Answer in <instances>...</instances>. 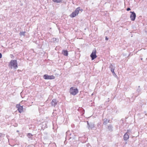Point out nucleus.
<instances>
[{"label":"nucleus","mask_w":147,"mask_h":147,"mask_svg":"<svg viewBox=\"0 0 147 147\" xmlns=\"http://www.w3.org/2000/svg\"><path fill=\"white\" fill-rule=\"evenodd\" d=\"M105 121L107 122H109V121L107 120V119H106V121Z\"/></svg>","instance_id":"nucleus-20"},{"label":"nucleus","mask_w":147,"mask_h":147,"mask_svg":"<svg viewBox=\"0 0 147 147\" xmlns=\"http://www.w3.org/2000/svg\"><path fill=\"white\" fill-rule=\"evenodd\" d=\"M131 10V9L130 8H128L127 9V11H129Z\"/></svg>","instance_id":"nucleus-17"},{"label":"nucleus","mask_w":147,"mask_h":147,"mask_svg":"<svg viewBox=\"0 0 147 147\" xmlns=\"http://www.w3.org/2000/svg\"><path fill=\"white\" fill-rule=\"evenodd\" d=\"M2 57V54L0 53V58H1Z\"/></svg>","instance_id":"nucleus-18"},{"label":"nucleus","mask_w":147,"mask_h":147,"mask_svg":"<svg viewBox=\"0 0 147 147\" xmlns=\"http://www.w3.org/2000/svg\"><path fill=\"white\" fill-rule=\"evenodd\" d=\"M62 1V0H53V2L58 3Z\"/></svg>","instance_id":"nucleus-12"},{"label":"nucleus","mask_w":147,"mask_h":147,"mask_svg":"<svg viewBox=\"0 0 147 147\" xmlns=\"http://www.w3.org/2000/svg\"><path fill=\"white\" fill-rule=\"evenodd\" d=\"M94 127V126L93 125H92L91 127L90 126H89V129L90 128L91 129H92V128Z\"/></svg>","instance_id":"nucleus-16"},{"label":"nucleus","mask_w":147,"mask_h":147,"mask_svg":"<svg viewBox=\"0 0 147 147\" xmlns=\"http://www.w3.org/2000/svg\"><path fill=\"white\" fill-rule=\"evenodd\" d=\"M57 102L55 99H53L51 102V105L52 106L55 107L57 104Z\"/></svg>","instance_id":"nucleus-9"},{"label":"nucleus","mask_w":147,"mask_h":147,"mask_svg":"<svg viewBox=\"0 0 147 147\" xmlns=\"http://www.w3.org/2000/svg\"><path fill=\"white\" fill-rule=\"evenodd\" d=\"M111 71L113 73V75H116L114 71V69H111Z\"/></svg>","instance_id":"nucleus-13"},{"label":"nucleus","mask_w":147,"mask_h":147,"mask_svg":"<svg viewBox=\"0 0 147 147\" xmlns=\"http://www.w3.org/2000/svg\"><path fill=\"white\" fill-rule=\"evenodd\" d=\"M78 92V89L74 87L71 88L69 90V92L70 94L74 96L76 95Z\"/></svg>","instance_id":"nucleus-3"},{"label":"nucleus","mask_w":147,"mask_h":147,"mask_svg":"<svg viewBox=\"0 0 147 147\" xmlns=\"http://www.w3.org/2000/svg\"><path fill=\"white\" fill-rule=\"evenodd\" d=\"M9 66L11 69H16L18 68L17 61L16 60H11L9 63Z\"/></svg>","instance_id":"nucleus-1"},{"label":"nucleus","mask_w":147,"mask_h":147,"mask_svg":"<svg viewBox=\"0 0 147 147\" xmlns=\"http://www.w3.org/2000/svg\"><path fill=\"white\" fill-rule=\"evenodd\" d=\"M43 78L45 80H52L55 78V77L53 76H49L47 74H45L43 76Z\"/></svg>","instance_id":"nucleus-5"},{"label":"nucleus","mask_w":147,"mask_h":147,"mask_svg":"<svg viewBox=\"0 0 147 147\" xmlns=\"http://www.w3.org/2000/svg\"><path fill=\"white\" fill-rule=\"evenodd\" d=\"M25 32H21L20 33V35L21 36H24L25 33Z\"/></svg>","instance_id":"nucleus-11"},{"label":"nucleus","mask_w":147,"mask_h":147,"mask_svg":"<svg viewBox=\"0 0 147 147\" xmlns=\"http://www.w3.org/2000/svg\"><path fill=\"white\" fill-rule=\"evenodd\" d=\"M62 54L64 55L67 56L68 55L67 51L66 50H63L62 52Z\"/></svg>","instance_id":"nucleus-10"},{"label":"nucleus","mask_w":147,"mask_h":147,"mask_svg":"<svg viewBox=\"0 0 147 147\" xmlns=\"http://www.w3.org/2000/svg\"><path fill=\"white\" fill-rule=\"evenodd\" d=\"M5 136V134L2 133H0V138L3 137Z\"/></svg>","instance_id":"nucleus-14"},{"label":"nucleus","mask_w":147,"mask_h":147,"mask_svg":"<svg viewBox=\"0 0 147 147\" xmlns=\"http://www.w3.org/2000/svg\"><path fill=\"white\" fill-rule=\"evenodd\" d=\"M17 132H19V131H18V130H17Z\"/></svg>","instance_id":"nucleus-21"},{"label":"nucleus","mask_w":147,"mask_h":147,"mask_svg":"<svg viewBox=\"0 0 147 147\" xmlns=\"http://www.w3.org/2000/svg\"><path fill=\"white\" fill-rule=\"evenodd\" d=\"M80 11L82 12L83 11V9H80V7H78L70 15V17L71 18L75 17L78 15Z\"/></svg>","instance_id":"nucleus-2"},{"label":"nucleus","mask_w":147,"mask_h":147,"mask_svg":"<svg viewBox=\"0 0 147 147\" xmlns=\"http://www.w3.org/2000/svg\"><path fill=\"white\" fill-rule=\"evenodd\" d=\"M129 130H127V132L123 136V139L124 140L126 141L128 140L129 138Z\"/></svg>","instance_id":"nucleus-8"},{"label":"nucleus","mask_w":147,"mask_h":147,"mask_svg":"<svg viewBox=\"0 0 147 147\" xmlns=\"http://www.w3.org/2000/svg\"><path fill=\"white\" fill-rule=\"evenodd\" d=\"M96 51L95 49L93 50L92 52V53L90 55V56L92 60H93L97 57V55L96 54Z\"/></svg>","instance_id":"nucleus-4"},{"label":"nucleus","mask_w":147,"mask_h":147,"mask_svg":"<svg viewBox=\"0 0 147 147\" xmlns=\"http://www.w3.org/2000/svg\"><path fill=\"white\" fill-rule=\"evenodd\" d=\"M32 135L30 133H29L28 134L27 136L29 138H30L32 136Z\"/></svg>","instance_id":"nucleus-15"},{"label":"nucleus","mask_w":147,"mask_h":147,"mask_svg":"<svg viewBox=\"0 0 147 147\" xmlns=\"http://www.w3.org/2000/svg\"><path fill=\"white\" fill-rule=\"evenodd\" d=\"M131 14L130 16L131 20L132 21H134L135 20L136 15L134 11H130Z\"/></svg>","instance_id":"nucleus-6"},{"label":"nucleus","mask_w":147,"mask_h":147,"mask_svg":"<svg viewBox=\"0 0 147 147\" xmlns=\"http://www.w3.org/2000/svg\"><path fill=\"white\" fill-rule=\"evenodd\" d=\"M108 38L107 37H106V38H105V40H108Z\"/></svg>","instance_id":"nucleus-19"},{"label":"nucleus","mask_w":147,"mask_h":147,"mask_svg":"<svg viewBox=\"0 0 147 147\" xmlns=\"http://www.w3.org/2000/svg\"><path fill=\"white\" fill-rule=\"evenodd\" d=\"M16 107L18 109V110L20 113H22L23 111L24 108L22 106H20V104H17Z\"/></svg>","instance_id":"nucleus-7"}]
</instances>
